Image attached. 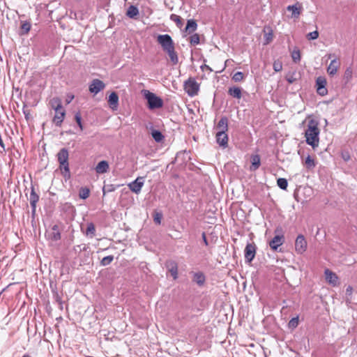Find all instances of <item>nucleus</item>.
I'll return each mask as SVG.
<instances>
[{"mask_svg":"<svg viewBox=\"0 0 357 357\" xmlns=\"http://www.w3.org/2000/svg\"><path fill=\"white\" fill-rule=\"evenodd\" d=\"M273 69L275 72H280L282 70V64L280 61H275L274 63H273Z\"/></svg>","mask_w":357,"mask_h":357,"instance_id":"obj_41","label":"nucleus"},{"mask_svg":"<svg viewBox=\"0 0 357 357\" xmlns=\"http://www.w3.org/2000/svg\"><path fill=\"white\" fill-rule=\"evenodd\" d=\"M298 324V317H294L292 318L289 322V327L294 328H296Z\"/></svg>","mask_w":357,"mask_h":357,"instance_id":"obj_40","label":"nucleus"},{"mask_svg":"<svg viewBox=\"0 0 357 357\" xmlns=\"http://www.w3.org/2000/svg\"><path fill=\"white\" fill-rule=\"evenodd\" d=\"M74 98V96H71L70 97L68 98V99L66 100V102L68 104L70 103L73 99Z\"/></svg>","mask_w":357,"mask_h":357,"instance_id":"obj_47","label":"nucleus"},{"mask_svg":"<svg viewBox=\"0 0 357 357\" xmlns=\"http://www.w3.org/2000/svg\"><path fill=\"white\" fill-rule=\"evenodd\" d=\"M39 200V196L36 193L34 187L31 186V191L30 194L29 201L32 208V212L35 213L36 208V203Z\"/></svg>","mask_w":357,"mask_h":357,"instance_id":"obj_15","label":"nucleus"},{"mask_svg":"<svg viewBox=\"0 0 357 357\" xmlns=\"http://www.w3.org/2000/svg\"><path fill=\"white\" fill-rule=\"evenodd\" d=\"M50 102L52 108L55 111V115L54 116L53 121L56 126H59L63 121L66 115V111L63 108L61 100L59 98H52Z\"/></svg>","mask_w":357,"mask_h":357,"instance_id":"obj_3","label":"nucleus"},{"mask_svg":"<svg viewBox=\"0 0 357 357\" xmlns=\"http://www.w3.org/2000/svg\"><path fill=\"white\" fill-rule=\"evenodd\" d=\"M305 165L308 169H312L316 166L314 160L310 156L307 155L305 160Z\"/></svg>","mask_w":357,"mask_h":357,"instance_id":"obj_28","label":"nucleus"},{"mask_svg":"<svg viewBox=\"0 0 357 357\" xmlns=\"http://www.w3.org/2000/svg\"><path fill=\"white\" fill-rule=\"evenodd\" d=\"M325 279L328 283L331 284L333 287H335L338 284V277L337 275L331 271V270L326 268L324 271Z\"/></svg>","mask_w":357,"mask_h":357,"instance_id":"obj_10","label":"nucleus"},{"mask_svg":"<svg viewBox=\"0 0 357 357\" xmlns=\"http://www.w3.org/2000/svg\"><path fill=\"white\" fill-rule=\"evenodd\" d=\"M202 68L204 69V68H206V69H208L211 71V69L210 68V67L207 65H204L203 66H202Z\"/></svg>","mask_w":357,"mask_h":357,"instance_id":"obj_49","label":"nucleus"},{"mask_svg":"<svg viewBox=\"0 0 357 357\" xmlns=\"http://www.w3.org/2000/svg\"><path fill=\"white\" fill-rule=\"evenodd\" d=\"M190 43L192 45H196L199 43V36L197 33H195L190 36Z\"/></svg>","mask_w":357,"mask_h":357,"instance_id":"obj_33","label":"nucleus"},{"mask_svg":"<svg viewBox=\"0 0 357 357\" xmlns=\"http://www.w3.org/2000/svg\"><path fill=\"white\" fill-rule=\"evenodd\" d=\"M340 66V62L336 59H334L332 60L329 64V66L327 68V73L330 75H334L337 73V69Z\"/></svg>","mask_w":357,"mask_h":357,"instance_id":"obj_16","label":"nucleus"},{"mask_svg":"<svg viewBox=\"0 0 357 357\" xmlns=\"http://www.w3.org/2000/svg\"><path fill=\"white\" fill-rule=\"evenodd\" d=\"M292 59L294 62L297 63L301 60V54L299 50H294L291 54Z\"/></svg>","mask_w":357,"mask_h":357,"instance_id":"obj_37","label":"nucleus"},{"mask_svg":"<svg viewBox=\"0 0 357 357\" xmlns=\"http://www.w3.org/2000/svg\"><path fill=\"white\" fill-rule=\"evenodd\" d=\"M193 281L196 282L199 286H202L204 284L205 282V276L201 272H197L194 273L193 275Z\"/></svg>","mask_w":357,"mask_h":357,"instance_id":"obj_26","label":"nucleus"},{"mask_svg":"<svg viewBox=\"0 0 357 357\" xmlns=\"http://www.w3.org/2000/svg\"><path fill=\"white\" fill-rule=\"evenodd\" d=\"M151 136L156 142H161L164 139V136L161 132L156 130H152Z\"/></svg>","mask_w":357,"mask_h":357,"instance_id":"obj_27","label":"nucleus"},{"mask_svg":"<svg viewBox=\"0 0 357 357\" xmlns=\"http://www.w3.org/2000/svg\"><path fill=\"white\" fill-rule=\"evenodd\" d=\"M170 20L174 22L178 28H181L183 26V21L180 16L176 14H172L170 15Z\"/></svg>","mask_w":357,"mask_h":357,"instance_id":"obj_29","label":"nucleus"},{"mask_svg":"<svg viewBox=\"0 0 357 357\" xmlns=\"http://www.w3.org/2000/svg\"><path fill=\"white\" fill-rule=\"evenodd\" d=\"M319 122L316 119H310L308 121L307 128L305 131L306 143L311 146L313 149H317L319 144Z\"/></svg>","mask_w":357,"mask_h":357,"instance_id":"obj_1","label":"nucleus"},{"mask_svg":"<svg viewBox=\"0 0 357 357\" xmlns=\"http://www.w3.org/2000/svg\"><path fill=\"white\" fill-rule=\"evenodd\" d=\"M157 42L161 45L164 52H165L173 65L178 62V57L175 51L174 43L171 36L168 34L158 35Z\"/></svg>","mask_w":357,"mask_h":357,"instance_id":"obj_2","label":"nucleus"},{"mask_svg":"<svg viewBox=\"0 0 357 357\" xmlns=\"http://www.w3.org/2000/svg\"><path fill=\"white\" fill-rule=\"evenodd\" d=\"M228 93L237 99H240L241 98V89L237 86L230 87L228 91Z\"/></svg>","mask_w":357,"mask_h":357,"instance_id":"obj_24","label":"nucleus"},{"mask_svg":"<svg viewBox=\"0 0 357 357\" xmlns=\"http://www.w3.org/2000/svg\"><path fill=\"white\" fill-rule=\"evenodd\" d=\"M352 69L351 68H347L344 74V79L347 81V82H349L352 78Z\"/></svg>","mask_w":357,"mask_h":357,"instance_id":"obj_32","label":"nucleus"},{"mask_svg":"<svg viewBox=\"0 0 357 357\" xmlns=\"http://www.w3.org/2000/svg\"><path fill=\"white\" fill-rule=\"evenodd\" d=\"M284 241L283 235H276L270 242L269 245L273 250H277L278 247L282 245Z\"/></svg>","mask_w":357,"mask_h":357,"instance_id":"obj_14","label":"nucleus"},{"mask_svg":"<svg viewBox=\"0 0 357 357\" xmlns=\"http://www.w3.org/2000/svg\"><path fill=\"white\" fill-rule=\"evenodd\" d=\"M142 93L147 100L148 107L150 109H158L162 107L163 101L160 97L148 90H144Z\"/></svg>","mask_w":357,"mask_h":357,"instance_id":"obj_5","label":"nucleus"},{"mask_svg":"<svg viewBox=\"0 0 357 357\" xmlns=\"http://www.w3.org/2000/svg\"><path fill=\"white\" fill-rule=\"evenodd\" d=\"M48 236L50 239L54 241H56L61 238V234L57 225H54L52 227V231L48 234Z\"/></svg>","mask_w":357,"mask_h":357,"instance_id":"obj_19","label":"nucleus"},{"mask_svg":"<svg viewBox=\"0 0 357 357\" xmlns=\"http://www.w3.org/2000/svg\"><path fill=\"white\" fill-rule=\"evenodd\" d=\"M307 248V241L303 235L300 234L297 236L295 241V250L298 254H303Z\"/></svg>","mask_w":357,"mask_h":357,"instance_id":"obj_8","label":"nucleus"},{"mask_svg":"<svg viewBox=\"0 0 357 357\" xmlns=\"http://www.w3.org/2000/svg\"><path fill=\"white\" fill-rule=\"evenodd\" d=\"M317 93L321 96H325L327 94V89L326 86L317 87Z\"/></svg>","mask_w":357,"mask_h":357,"instance_id":"obj_45","label":"nucleus"},{"mask_svg":"<svg viewBox=\"0 0 357 357\" xmlns=\"http://www.w3.org/2000/svg\"><path fill=\"white\" fill-rule=\"evenodd\" d=\"M167 267L168 268L169 271L170 272L174 280L177 279L178 278V266L177 264L174 261H170L167 264Z\"/></svg>","mask_w":357,"mask_h":357,"instance_id":"obj_20","label":"nucleus"},{"mask_svg":"<svg viewBox=\"0 0 357 357\" xmlns=\"http://www.w3.org/2000/svg\"><path fill=\"white\" fill-rule=\"evenodd\" d=\"M197 29V24L195 20H188L185 27V31L189 33L194 32Z\"/></svg>","mask_w":357,"mask_h":357,"instance_id":"obj_25","label":"nucleus"},{"mask_svg":"<svg viewBox=\"0 0 357 357\" xmlns=\"http://www.w3.org/2000/svg\"><path fill=\"white\" fill-rule=\"evenodd\" d=\"M105 85L101 80L98 79H93L89 86V91L91 93L97 94L105 88Z\"/></svg>","mask_w":357,"mask_h":357,"instance_id":"obj_11","label":"nucleus"},{"mask_svg":"<svg viewBox=\"0 0 357 357\" xmlns=\"http://www.w3.org/2000/svg\"><path fill=\"white\" fill-rule=\"evenodd\" d=\"M75 121H76L78 126L79 127L80 130H82L83 126H82V117L79 112L75 114Z\"/></svg>","mask_w":357,"mask_h":357,"instance_id":"obj_42","label":"nucleus"},{"mask_svg":"<svg viewBox=\"0 0 357 357\" xmlns=\"http://www.w3.org/2000/svg\"><path fill=\"white\" fill-rule=\"evenodd\" d=\"M287 80L288 81L289 83H293L294 79L293 77H288Z\"/></svg>","mask_w":357,"mask_h":357,"instance_id":"obj_48","label":"nucleus"},{"mask_svg":"<svg viewBox=\"0 0 357 357\" xmlns=\"http://www.w3.org/2000/svg\"><path fill=\"white\" fill-rule=\"evenodd\" d=\"M256 245L254 243H249L246 245L244 255L245 259L247 262L250 263L255 257Z\"/></svg>","mask_w":357,"mask_h":357,"instance_id":"obj_7","label":"nucleus"},{"mask_svg":"<svg viewBox=\"0 0 357 357\" xmlns=\"http://www.w3.org/2000/svg\"><path fill=\"white\" fill-rule=\"evenodd\" d=\"M90 191L88 188H82L79 192V197L85 199L89 196Z\"/></svg>","mask_w":357,"mask_h":357,"instance_id":"obj_35","label":"nucleus"},{"mask_svg":"<svg viewBox=\"0 0 357 357\" xmlns=\"http://www.w3.org/2000/svg\"><path fill=\"white\" fill-rule=\"evenodd\" d=\"M243 78L244 75L242 72H237L232 77V79L235 82H241Z\"/></svg>","mask_w":357,"mask_h":357,"instance_id":"obj_38","label":"nucleus"},{"mask_svg":"<svg viewBox=\"0 0 357 357\" xmlns=\"http://www.w3.org/2000/svg\"><path fill=\"white\" fill-rule=\"evenodd\" d=\"M278 185L282 190H286L288 185V183L286 178H280L277 180Z\"/></svg>","mask_w":357,"mask_h":357,"instance_id":"obj_31","label":"nucleus"},{"mask_svg":"<svg viewBox=\"0 0 357 357\" xmlns=\"http://www.w3.org/2000/svg\"><path fill=\"white\" fill-rule=\"evenodd\" d=\"M114 259V257L112 256V255H109V256H107V257H105L102 260H101V264L102 266H107L109 265V264L112 263V261H113Z\"/></svg>","mask_w":357,"mask_h":357,"instance_id":"obj_34","label":"nucleus"},{"mask_svg":"<svg viewBox=\"0 0 357 357\" xmlns=\"http://www.w3.org/2000/svg\"><path fill=\"white\" fill-rule=\"evenodd\" d=\"M95 169L98 174L106 173L109 169V164L107 161L102 160L98 163Z\"/></svg>","mask_w":357,"mask_h":357,"instance_id":"obj_18","label":"nucleus"},{"mask_svg":"<svg viewBox=\"0 0 357 357\" xmlns=\"http://www.w3.org/2000/svg\"><path fill=\"white\" fill-rule=\"evenodd\" d=\"M108 102L113 109H116L119 103V96L115 92H112L109 95Z\"/></svg>","mask_w":357,"mask_h":357,"instance_id":"obj_21","label":"nucleus"},{"mask_svg":"<svg viewBox=\"0 0 357 357\" xmlns=\"http://www.w3.org/2000/svg\"><path fill=\"white\" fill-rule=\"evenodd\" d=\"M68 151L66 149H61L57 154L58 161L60 165V169L65 177L70 176V169L68 164Z\"/></svg>","mask_w":357,"mask_h":357,"instance_id":"obj_4","label":"nucleus"},{"mask_svg":"<svg viewBox=\"0 0 357 357\" xmlns=\"http://www.w3.org/2000/svg\"><path fill=\"white\" fill-rule=\"evenodd\" d=\"M203 238H204V242H205V243L207 244V241H206V236H205L204 234H203Z\"/></svg>","mask_w":357,"mask_h":357,"instance_id":"obj_50","label":"nucleus"},{"mask_svg":"<svg viewBox=\"0 0 357 357\" xmlns=\"http://www.w3.org/2000/svg\"><path fill=\"white\" fill-rule=\"evenodd\" d=\"M160 220H161V215L160 214H156V215L154 217V221L156 223L160 224Z\"/></svg>","mask_w":357,"mask_h":357,"instance_id":"obj_46","label":"nucleus"},{"mask_svg":"<svg viewBox=\"0 0 357 357\" xmlns=\"http://www.w3.org/2000/svg\"><path fill=\"white\" fill-rule=\"evenodd\" d=\"M252 165L250 167L251 171L257 170L260 166V157L258 155H254L251 157Z\"/></svg>","mask_w":357,"mask_h":357,"instance_id":"obj_23","label":"nucleus"},{"mask_svg":"<svg viewBox=\"0 0 357 357\" xmlns=\"http://www.w3.org/2000/svg\"><path fill=\"white\" fill-rule=\"evenodd\" d=\"M183 86L185 91L190 97L197 95L199 90V84L195 78L192 77L184 82Z\"/></svg>","mask_w":357,"mask_h":357,"instance_id":"obj_6","label":"nucleus"},{"mask_svg":"<svg viewBox=\"0 0 357 357\" xmlns=\"http://www.w3.org/2000/svg\"><path fill=\"white\" fill-rule=\"evenodd\" d=\"M216 142L222 147L226 148L228 146V135L226 132H217Z\"/></svg>","mask_w":357,"mask_h":357,"instance_id":"obj_13","label":"nucleus"},{"mask_svg":"<svg viewBox=\"0 0 357 357\" xmlns=\"http://www.w3.org/2000/svg\"><path fill=\"white\" fill-rule=\"evenodd\" d=\"M264 31H266L264 30ZM264 39L266 44L269 43L273 40V31L271 29H269L268 32H265Z\"/></svg>","mask_w":357,"mask_h":357,"instance_id":"obj_36","label":"nucleus"},{"mask_svg":"<svg viewBox=\"0 0 357 357\" xmlns=\"http://www.w3.org/2000/svg\"><path fill=\"white\" fill-rule=\"evenodd\" d=\"M318 37H319V33L317 31L310 32L307 35V38L308 40H315Z\"/></svg>","mask_w":357,"mask_h":357,"instance_id":"obj_43","label":"nucleus"},{"mask_svg":"<svg viewBox=\"0 0 357 357\" xmlns=\"http://www.w3.org/2000/svg\"><path fill=\"white\" fill-rule=\"evenodd\" d=\"M326 81L324 78L321 77H319L316 80V86L317 87H323L326 86Z\"/></svg>","mask_w":357,"mask_h":357,"instance_id":"obj_39","label":"nucleus"},{"mask_svg":"<svg viewBox=\"0 0 357 357\" xmlns=\"http://www.w3.org/2000/svg\"><path fill=\"white\" fill-rule=\"evenodd\" d=\"M95 231H96V229H95L94 225L91 222L89 223L87 225L86 234L88 236L90 235L91 237H93L95 235Z\"/></svg>","mask_w":357,"mask_h":357,"instance_id":"obj_30","label":"nucleus"},{"mask_svg":"<svg viewBox=\"0 0 357 357\" xmlns=\"http://www.w3.org/2000/svg\"><path fill=\"white\" fill-rule=\"evenodd\" d=\"M126 15L131 19H135L139 15V9L135 6H130L126 12Z\"/></svg>","mask_w":357,"mask_h":357,"instance_id":"obj_22","label":"nucleus"},{"mask_svg":"<svg viewBox=\"0 0 357 357\" xmlns=\"http://www.w3.org/2000/svg\"><path fill=\"white\" fill-rule=\"evenodd\" d=\"M287 10L291 12V17L298 18L302 12L303 7L299 3H296L294 5L288 6Z\"/></svg>","mask_w":357,"mask_h":357,"instance_id":"obj_12","label":"nucleus"},{"mask_svg":"<svg viewBox=\"0 0 357 357\" xmlns=\"http://www.w3.org/2000/svg\"><path fill=\"white\" fill-rule=\"evenodd\" d=\"M144 183L143 177H137L134 181L128 184V187L132 192L139 194L144 185Z\"/></svg>","mask_w":357,"mask_h":357,"instance_id":"obj_9","label":"nucleus"},{"mask_svg":"<svg viewBox=\"0 0 357 357\" xmlns=\"http://www.w3.org/2000/svg\"><path fill=\"white\" fill-rule=\"evenodd\" d=\"M21 28L26 33L31 29V24L29 22H24L22 23Z\"/></svg>","mask_w":357,"mask_h":357,"instance_id":"obj_44","label":"nucleus"},{"mask_svg":"<svg viewBox=\"0 0 357 357\" xmlns=\"http://www.w3.org/2000/svg\"><path fill=\"white\" fill-rule=\"evenodd\" d=\"M216 129L218 132H227L228 130V119L226 116H222L219 121Z\"/></svg>","mask_w":357,"mask_h":357,"instance_id":"obj_17","label":"nucleus"}]
</instances>
